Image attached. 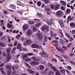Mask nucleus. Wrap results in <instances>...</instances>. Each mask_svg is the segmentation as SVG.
I'll list each match as a JSON object with an SVG mask.
<instances>
[{
  "label": "nucleus",
  "instance_id": "nucleus-46",
  "mask_svg": "<svg viewBox=\"0 0 75 75\" xmlns=\"http://www.w3.org/2000/svg\"><path fill=\"white\" fill-rule=\"evenodd\" d=\"M21 41H24L25 40V39L23 37H22L21 38Z\"/></svg>",
  "mask_w": 75,
  "mask_h": 75
},
{
  "label": "nucleus",
  "instance_id": "nucleus-36",
  "mask_svg": "<svg viewBox=\"0 0 75 75\" xmlns=\"http://www.w3.org/2000/svg\"><path fill=\"white\" fill-rule=\"evenodd\" d=\"M27 57H28V55L27 54H25L23 56V59H25V58H27Z\"/></svg>",
  "mask_w": 75,
  "mask_h": 75
},
{
  "label": "nucleus",
  "instance_id": "nucleus-12",
  "mask_svg": "<svg viewBox=\"0 0 75 75\" xmlns=\"http://www.w3.org/2000/svg\"><path fill=\"white\" fill-rule=\"evenodd\" d=\"M26 44L28 45H30L32 43V41L30 40H27L26 41Z\"/></svg>",
  "mask_w": 75,
  "mask_h": 75
},
{
  "label": "nucleus",
  "instance_id": "nucleus-13",
  "mask_svg": "<svg viewBox=\"0 0 75 75\" xmlns=\"http://www.w3.org/2000/svg\"><path fill=\"white\" fill-rule=\"evenodd\" d=\"M28 72H29L30 74H33L35 73V72L33 71V70L30 69H28Z\"/></svg>",
  "mask_w": 75,
  "mask_h": 75
},
{
  "label": "nucleus",
  "instance_id": "nucleus-25",
  "mask_svg": "<svg viewBox=\"0 0 75 75\" xmlns=\"http://www.w3.org/2000/svg\"><path fill=\"white\" fill-rule=\"evenodd\" d=\"M35 21H29L28 22V23L30 24H34V23H35Z\"/></svg>",
  "mask_w": 75,
  "mask_h": 75
},
{
  "label": "nucleus",
  "instance_id": "nucleus-30",
  "mask_svg": "<svg viewBox=\"0 0 75 75\" xmlns=\"http://www.w3.org/2000/svg\"><path fill=\"white\" fill-rule=\"evenodd\" d=\"M65 7L63 6H62L60 7V9L64 11V10H65Z\"/></svg>",
  "mask_w": 75,
  "mask_h": 75
},
{
  "label": "nucleus",
  "instance_id": "nucleus-61",
  "mask_svg": "<svg viewBox=\"0 0 75 75\" xmlns=\"http://www.w3.org/2000/svg\"><path fill=\"white\" fill-rule=\"evenodd\" d=\"M72 34H75V30H73L72 31Z\"/></svg>",
  "mask_w": 75,
  "mask_h": 75
},
{
  "label": "nucleus",
  "instance_id": "nucleus-42",
  "mask_svg": "<svg viewBox=\"0 0 75 75\" xmlns=\"http://www.w3.org/2000/svg\"><path fill=\"white\" fill-rule=\"evenodd\" d=\"M45 10L46 11H51V10L50 8H45Z\"/></svg>",
  "mask_w": 75,
  "mask_h": 75
},
{
  "label": "nucleus",
  "instance_id": "nucleus-29",
  "mask_svg": "<svg viewBox=\"0 0 75 75\" xmlns=\"http://www.w3.org/2000/svg\"><path fill=\"white\" fill-rule=\"evenodd\" d=\"M71 17V16H69L67 18V23H69V21H70V18Z\"/></svg>",
  "mask_w": 75,
  "mask_h": 75
},
{
  "label": "nucleus",
  "instance_id": "nucleus-62",
  "mask_svg": "<svg viewBox=\"0 0 75 75\" xmlns=\"http://www.w3.org/2000/svg\"><path fill=\"white\" fill-rule=\"evenodd\" d=\"M3 55L4 56H6V52H3Z\"/></svg>",
  "mask_w": 75,
  "mask_h": 75
},
{
  "label": "nucleus",
  "instance_id": "nucleus-15",
  "mask_svg": "<svg viewBox=\"0 0 75 75\" xmlns=\"http://www.w3.org/2000/svg\"><path fill=\"white\" fill-rule=\"evenodd\" d=\"M32 47L34 48H39V45H37L36 44H33L32 45Z\"/></svg>",
  "mask_w": 75,
  "mask_h": 75
},
{
  "label": "nucleus",
  "instance_id": "nucleus-9",
  "mask_svg": "<svg viewBox=\"0 0 75 75\" xmlns=\"http://www.w3.org/2000/svg\"><path fill=\"white\" fill-rule=\"evenodd\" d=\"M38 37V38L39 40H42V38H43V37L42 35H41V34L38 33L37 34Z\"/></svg>",
  "mask_w": 75,
  "mask_h": 75
},
{
  "label": "nucleus",
  "instance_id": "nucleus-24",
  "mask_svg": "<svg viewBox=\"0 0 75 75\" xmlns=\"http://www.w3.org/2000/svg\"><path fill=\"white\" fill-rule=\"evenodd\" d=\"M47 40H48V37L47 36H45L44 38V43H45L46 42H47Z\"/></svg>",
  "mask_w": 75,
  "mask_h": 75
},
{
  "label": "nucleus",
  "instance_id": "nucleus-33",
  "mask_svg": "<svg viewBox=\"0 0 75 75\" xmlns=\"http://www.w3.org/2000/svg\"><path fill=\"white\" fill-rule=\"evenodd\" d=\"M7 26L8 28H11L13 26V25L11 24H7Z\"/></svg>",
  "mask_w": 75,
  "mask_h": 75
},
{
  "label": "nucleus",
  "instance_id": "nucleus-11",
  "mask_svg": "<svg viewBox=\"0 0 75 75\" xmlns=\"http://www.w3.org/2000/svg\"><path fill=\"white\" fill-rule=\"evenodd\" d=\"M58 23H59L60 26L62 28L64 27V24L63 23V22L62 21L60 20V21H59Z\"/></svg>",
  "mask_w": 75,
  "mask_h": 75
},
{
  "label": "nucleus",
  "instance_id": "nucleus-60",
  "mask_svg": "<svg viewBox=\"0 0 75 75\" xmlns=\"http://www.w3.org/2000/svg\"><path fill=\"white\" fill-rule=\"evenodd\" d=\"M74 40V38H73L71 37L69 40L70 41H72Z\"/></svg>",
  "mask_w": 75,
  "mask_h": 75
},
{
  "label": "nucleus",
  "instance_id": "nucleus-5",
  "mask_svg": "<svg viewBox=\"0 0 75 75\" xmlns=\"http://www.w3.org/2000/svg\"><path fill=\"white\" fill-rule=\"evenodd\" d=\"M62 14V11H58L56 13V15L58 17H61V14Z\"/></svg>",
  "mask_w": 75,
  "mask_h": 75
},
{
  "label": "nucleus",
  "instance_id": "nucleus-4",
  "mask_svg": "<svg viewBox=\"0 0 75 75\" xmlns=\"http://www.w3.org/2000/svg\"><path fill=\"white\" fill-rule=\"evenodd\" d=\"M26 34L30 36V35H31L33 34V31L30 29L28 30L27 31Z\"/></svg>",
  "mask_w": 75,
  "mask_h": 75
},
{
  "label": "nucleus",
  "instance_id": "nucleus-40",
  "mask_svg": "<svg viewBox=\"0 0 75 75\" xmlns=\"http://www.w3.org/2000/svg\"><path fill=\"white\" fill-rule=\"evenodd\" d=\"M61 44H64V43H65V42L64 41V40H63L62 39H61Z\"/></svg>",
  "mask_w": 75,
  "mask_h": 75
},
{
  "label": "nucleus",
  "instance_id": "nucleus-3",
  "mask_svg": "<svg viewBox=\"0 0 75 75\" xmlns=\"http://www.w3.org/2000/svg\"><path fill=\"white\" fill-rule=\"evenodd\" d=\"M42 31H44L46 30L48 31L49 30V27H48V26L45 25L42 28Z\"/></svg>",
  "mask_w": 75,
  "mask_h": 75
},
{
  "label": "nucleus",
  "instance_id": "nucleus-17",
  "mask_svg": "<svg viewBox=\"0 0 75 75\" xmlns=\"http://www.w3.org/2000/svg\"><path fill=\"white\" fill-rule=\"evenodd\" d=\"M39 63L37 62H36L35 61H33L32 62V65H38Z\"/></svg>",
  "mask_w": 75,
  "mask_h": 75
},
{
  "label": "nucleus",
  "instance_id": "nucleus-56",
  "mask_svg": "<svg viewBox=\"0 0 75 75\" xmlns=\"http://www.w3.org/2000/svg\"><path fill=\"white\" fill-rule=\"evenodd\" d=\"M17 42L16 40L14 44V46H16L17 45Z\"/></svg>",
  "mask_w": 75,
  "mask_h": 75
},
{
  "label": "nucleus",
  "instance_id": "nucleus-64",
  "mask_svg": "<svg viewBox=\"0 0 75 75\" xmlns=\"http://www.w3.org/2000/svg\"><path fill=\"white\" fill-rule=\"evenodd\" d=\"M3 12L4 14H7V11H4Z\"/></svg>",
  "mask_w": 75,
  "mask_h": 75
},
{
  "label": "nucleus",
  "instance_id": "nucleus-59",
  "mask_svg": "<svg viewBox=\"0 0 75 75\" xmlns=\"http://www.w3.org/2000/svg\"><path fill=\"white\" fill-rule=\"evenodd\" d=\"M71 68H71V66H69L67 67V69H69V70H71Z\"/></svg>",
  "mask_w": 75,
  "mask_h": 75
},
{
  "label": "nucleus",
  "instance_id": "nucleus-49",
  "mask_svg": "<svg viewBox=\"0 0 75 75\" xmlns=\"http://www.w3.org/2000/svg\"><path fill=\"white\" fill-rule=\"evenodd\" d=\"M33 31H37V28L35 27H34L33 28Z\"/></svg>",
  "mask_w": 75,
  "mask_h": 75
},
{
  "label": "nucleus",
  "instance_id": "nucleus-44",
  "mask_svg": "<svg viewBox=\"0 0 75 75\" xmlns=\"http://www.w3.org/2000/svg\"><path fill=\"white\" fill-rule=\"evenodd\" d=\"M40 54L42 56V57H44L45 55V54H42V52H40Z\"/></svg>",
  "mask_w": 75,
  "mask_h": 75
},
{
  "label": "nucleus",
  "instance_id": "nucleus-27",
  "mask_svg": "<svg viewBox=\"0 0 75 75\" xmlns=\"http://www.w3.org/2000/svg\"><path fill=\"white\" fill-rule=\"evenodd\" d=\"M5 46V44L3 43H2L1 42H0V47H3Z\"/></svg>",
  "mask_w": 75,
  "mask_h": 75
},
{
  "label": "nucleus",
  "instance_id": "nucleus-34",
  "mask_svg": "<svg viewBox=\"0 0 75 75\" xmlns=\"http://www.w3.org/2000/svg\"><path fill=\"white\" fill-rule=\"evenodd\" d=\"M55 6L54 5H52L51 6V8L52 9V10H55Z\"/></svg>",
  "mask_w": 75,
  "mask_h": 75
},
{
  "label": "nucleus",
  "instance_id": "nucleus-6",
  "mask_svg": "<svg viewBox=\"0 0 75 75\" xmlns=\"http://www.w3.org/2000/svg\"><path fill=\"white\" fill-rule=\"evenodd\" d=\"M60 6L61 5L60 4H57L55 7V10H59V9L60 8Z\"/></svg>",
  "mask_w": 75,
  "mask_h": 75
},
{
  "label": "nucleus",
  "instance_id": "nucleus-41",
  "mask_svg": "<svg viewBox=\"0 0 75 75\" xmlns=\"http://www.w3.org/2000/svg\"><path fill=\"white\" fill-rule=\"evenodd\" d=\"M16 4H17L18 5H19V6H22L21 4V2L19 1H17Z\"/></svg>",
  "mask_w": 75,
  "mask_h": 75
},
{
  "label": "nucleus",
  "instance_id": "nucleus-39",
  "mask_svg": "<svg viewBox=\"0 0 75 75\" xmlns=\"http://www.w3.org/2000/svg\"><path fill=\"white\" fill-rule=\"evenodd\" d=\"M16 50V47H14L12 51H11L12 53H13V52H14V53H15V50Z\"/></svg>",
  "mask_w": 75,
  "mask_h": 75
},
{
  "label": "nucleus",
  "instance_id": "nucleus-53",
  "mask_svg": "<svg viewBox=\"0 0 75 75\" xmlns=\"http://www.w3.org/2000/svg\"><path fill=\"white\" fill-rule=\"evenodd\" d=\"M71 43L69 44V45H67V47L68 48H69V47H70V46H71Z\"/></svg>",
  "mask_w": 75,
  "mask_h": 75
},
{
  "label": "nucleus",
  "instance_id": "nucleus-38",
  "mask_svg": "<svg viewBox=\"0 0 75 75\" xmlns=\"http://www.w3.org/2000/svg\"><path fill=\"white\" fill-rule=\"evenodd\" d=\"M41 25V23H37L35 25L36 27H39V26H40V25Z\"/></svg>",
  "mask_w": 75,
  "mask_h": 75
},
{
  "label": "nucleus",
  "instance_id": "nucleus-52",
  "mask_svg": "<svg viewBox=\"0 0 75 75\" xmlns=\"http://www.w3.org/2000/svg\"><path fill=\"white\" fill-rule=\"evenodd\" d=\"M52 61H53V62H54V61H55V62L56 63H57V59H52Z\"/></svg>",
  "mask_w": 75,
  "mask_h": 75
},
{
  "label": "nucleus",
  "instance_id": "nucleus-20",
  "mask_svg": "<svg viewBox=\"0 0 75 75\" xmlns=\"http://www.w3.org/2000/svg\"><path fill=\"white\" fill-rule=\"evenodd\" d=\"M6 68L8 69V70H11V67L10 66L7 65H6Z\"/></svg>",
  "mask_w": 75,
  "mask_h": 75
},
{
  "label": "nucleus",
  "instance_id": "nucleus-10",
  "mask_svg": "<svg viewBox=\"0 0 75 75\" xmlns=\"http://www.w3.org/2000/svg\"><path fill=\"white\" fill-rule=\"evenodd\" d=\"M71 9L69 8H67L66 11H64L65 13H67V14H69L71 13Z\"/></svg>",
  "mask_w": 75,
  "mask_h": 75
},
{
  "label": "nucleus",
  "instance_id": "nucleus-63",
  "mask_svg": "<svg viewBox=\"0 0 75 75\" xmlns=\"http://www.w3.org/2000/svg\"><path fill=\"white\" fill-rule=\"evenodd\" d=\"M20 36V34L18 35L16 37V38H17V39L19 38Z\"/></svg>",
  "mask_w": 75,
  "mask_h": 75
},
{
  "label": "nucleus",
  "instance_id": "nucleus-35",
  "mask_svg": "<svg viewBox=\"0 0 75 75\" xmlns=\"http://www.w3.org/2000/svg\"><path fill=\"white\" fill-rule=\"evenodd\" d=\"M40 68L41 70H43V69H44V67L42 65H41L40 66Z\"/></svg>",
  "mask_w": 75,
  "mask_h": 75
},
{
  "label": "nucleus",
  "instance_id": "nucleus-7",
  "mask_svg": "<svg viewBox=\"0 0 75 75\" xmlns=\"http://www.w3.org/2000/svg\"><path fill=\"white\" fill-rule=\"evenodd\" d=\"M11 58V56L10 54H8V55L6 57V61H9Z\"/></svg>",
  "mask_w": 75,
  "mask_h": 75
},
{
  "label": "nucleus",
  "instance_id": "nucleus-47",
  "mask_svg": "<svg viewBox=\"0 0 75 75\" xmlns=\"http://www.w3.org/2000/svg\"><path fill=\"white\" fill-rule=\"evenodd\" d=\"M69 62H70V63H71V64H72V65H74L75 64V63L74 62H72L71 60H70Z\"/></svg>",
  "mask_w": 75,
  "mask_h": 75
},
{
  "label": "nucleus",
  "instance_id": "nucleus-16",
  "mask_svg": "<svg viewBox=\"0 0 75 75\" xmlns=\"http://www.w3.org/2000/svg\"><path fill=\"white\" fill-rule=\"evenodd\" d=\"M59 33L60 34H61V35H60L61 37H62V38H64V35L63 34V33H62V30H59Z\"/></svg>",
  "mask_w": 75,
  "mask_h": 75
},
{
  "label": "nucleus",
  "instance_id": "nucleus-57",
  "mask_svg": "<svg viewBox=\"0 0 75 75\" xmlns=\"http://www.w3.org/2000/svg\"><path fill=\"white\" fill-rule=\"evenodd\" d=\"M43 16L40 13V15H39V17H40V18H42L43 17Z\"/></svg>",
  "mask_w": 75,
  "mask_h": 75
},
{
  "label": "nucleus",
  "instance_id": "nucleus-18",
  "mask_svg": "<svg viewBox=\"0 0 75 75\" xmlns=\"http://www.w3.org/2000/svg\"><path fill=\"white\" fill-rule=\"evenodd\" d=\"M17 48L20 50V51H22V50L21 49V44L18 43L17 45Z\"/></svg>",
  "mask_w": 75,
  "mask_h": 75
},
{
  "label": "nucleus",
  "instance_id": "nucleus-23",
  "mask_svg": "<svg viewBox=\"0 0 75 75\" xmlns=\"http://www.w3.org/2000/svg\"><path fill=\"white\" fill-rule=\"evenodd\" d=\"M37 4L38 6L39 7H41V1H38L37 3Z\"/></svg>",
  "mask_w": 75,
  "mask_h": 75
},
{
  "label": "nucleus",
  "instance_id": "nucleus-58",
  "mask_svg": "<svg viewBox=\"0 0 75 75\" xmlns=\"http://www.w3.org/2000/svg\"><path fill=\"white\" fill-rule=\"evenodd\" d=\"M1 72L3 74H4V75L6 74V73L4 72V70H1Z\"/></svg>",
  "mask_w": 75,
  "mask_h": 75
},
{
  "label": "nucleus",
  "instance_id": "nucleus-51",
  "mask_svg": "<svg viewBox=\"0 0 75 75\" xmlns=\"http://www.w3.org/2000/svg\"><path fill=\"white\" fill-rule=\"evenodd\" d=\"M28 55H29L30 56H32V55H33V53H29L28 54Z\"/></svg>",
  "mask_w": 75,
  "mask_h": 75
},
{
  "label": "nucleus",
  "instance_id": "nucleus-28",
  "mask_svg": "<svg viewBox=\"0 0 75 75\" xmlns=\"http://www.w3.org/2000/svg\"><path fill=\"white\" fill-rule=\"evenodd\" d=\"M60 72H61L62 74H65V69H63V70H60Z\"/></svg>",
  "mask_w": 75,
  "mask_h": 75
},
{
  "label": "nucleus",
  "instance_id": "nucleus-31",
  "mask_svg": "<svg viewBox=\"0 0 75 75\" xmlns=\"http://www.w3.org/2000/svg\"><path fill=\"white\" fill-rule=\"evenodd\" d=\"M10 48H8L6 50V52L7 54H10Z\"/></svg>",
  "mask_w": 75,
  "mask_h": 75
},
{
  "label": "nucleus",
  "instance_id": "nucleus-54",
  "mask_svg": "<svg viewBox=\"0 0 75 75\" xmlns=\"http://www.w3.org/2000/svg\"><path fill=\"white\" fill-rule=\"evenodd\" d=\"M31 60V59H30V58H28L27 59H26L25 61H26V62H27V61H30Z\"/></svg>",
  "mask_w": 75,
  "mask_h": 75
},
{
  "label": "nucleus",
  "instance_id": "nucleus-14",
  "mask_svg": "<svg viewBox=\"0 0 75 75\" xmlns=\"http://www.w3.org/2000/svg\"><path fill=\"white\" fill-rule=\"evenodd\" d=\"M28 25L25 24L23 26V30H26L28 29Z\"/></svg>",
  "mask_w": 75,
  "mask_h": 75
},
{
  "label": "nucleus",
  "instance_id": "nucleus-37",
  "mask_svg": "<svg viewBox=\"0 0 75 75\" xmlns=\"http://www.w3.org/2000/svg\"><path fill=\"white\" fill-rule=\"evenodd\" d=\"M17 12L18 13H19L21 15L23 14V11H20L18 10L17 11Z\"/></svg>",
  "mask_w": 75,
  "mask_h": 75
},
{
  "label": "nucleus",
  "instance_id": "nucleus-19",
  "mask_svg": "<svg viewBox=\"0 0 75 75\" xmlns=\"http://www.w3.org/2000/svg\"><path fill=\"white\" fill-rule=\"evenodd\" d=\"M10 6L11 8L14 9V10H16V6L15 5H10Z\"/></svg>",
  "mask_w": 75,
  "mask_h": 75
},
{
  "label": "nucleus",
  "instance_id": "nucleus-8",
  "mask_svg": "<svg viewBox=\"0 0 75 75\" xmlns=\"http://www.w3.org/2000/svg\"><path fill=\"white\" fill-rule=\"evenodd\" d=\"M70 27L71 28H75V24L74 22L70 23Z\"/></svg>",
  "mask_w": 75,
  "mask_h": 75
},
{
  "label": "nucleus",
  "instance_id": "nucleus-32",
  "mask_svg": "<svg viewBox=\"0 0 75 75\" xmlns=\"http://www.w3.org/2000/svg\"><path fill=\"white\" fill-rule=\"evenodd\" d=\"M60 2L62 3V4L64 6H65L66 5V3L63 1H60Z\"/></svg>",
  "mask_w": 75,
  "mask_h": 75
},
{
  "label": "nucleus",
  "instance_id": "nucleus-21",
  "mask_svg": "<svg viewBox=\"0 0 75 75\" xmlns=\"http://www.w3.org/2000/svg\"><path fill=\"white\" fill-rule=\"evenodd\" d=\"M43 1L46 4H48L50 2V1L49 0H43Z\"/></svg>",
  "mask_w": 75,
  "mask_h": 75
},
{
  "label": "nucleus",
  "instance_id": "nucleus-48",
  "mask_svg": "<svg viewBox=\"0 0 75 75\" xmlns=\"http://www.w3.org/2000/svg\"><path fill=\"white\" fill-rule=\"evenodd\" d=\"M53 42H54V43H56V44H57L58 42V41L57 40H53L52 41Z\"/></svg>",
  "mask_w": 75,
  "mask_h": 75
},
{
  "label": "nucleus",
  "instance_id": "nucleus-45",
  "mask_svg": "<svg viewBox=\"0 0 75 75\" xmlns=\"http://www.w3.org/2000/svg\"><path fill=\"white\" fill-rule=\"evenodd\" d=\"M50 35L51 38H53V37H54V33L52 32H51L50 33Z\"/></svg>",
  "mask_w": 75,
  "mask_h": 75
},
{
  "label": "nucleus",
  "instance_id": "nucleus-50",
  "mask_svg": "<svg viewBox=\"0 0 75 75\" xmlns=\"http://www.w3.org/2000/svg\"><path fill=\"white\" fill-rule=\"evenodd\" d=\"M70 8L71 9H72V11H73L74 9H75V8H74V6H73L72 5L71 6Z\"/></svg>",
  "mask_w": 75,
  "mask_h": 75
},
{
  "label": "nucleus",
  "instance_id": "nucleus-2",
  "mask_svg": "<svg viewBox=\"0 0 75 75\" xmlns=\"http://www.w3.org/2000/svg\"><path fill=\"white\" fill-rule=\"evenodd\" d=\"M52 68L55 72H56V75H61V74H60L59 73V71H57V69L55 67L53 66Z\"/></svg>",
  "mask_w": 75,
  "mask_h": 75
},
{
  "label": "nucleus",
  "instance_id": "nucleus-55",
  "mask_svg": "<svg viewBox=\"0 0 75 75\" xmlns=\"http://www.w3.org/2000/svg\"><path fill=\"white\" fill-rule=\"evenodd\" d=\"M64 40H65L66 42H67V43L68 42V40H67V39L65 38H64Z\"/></svg>",
  "mask_w": 75,
  "mask_h": 75
},
{
  "label": "nucleus",
  "instance_id": "nucleus-1",
  "mask_svg": "<svg viewBox=\"0 0 75 75\" xmlns=\"http://www.w3.org/2000/svg\"><path fill=\"white\" fill-rule=\"evenodd\" d=\"M62 48L64 49V50L63 49L61 48H58V47H56V49L57 51H58L60 52H62V53H64L65 52V51H67L68 50L67 47L65 46H62Z\"/></svg>",
  "mask_w": 75,
  "mask_h": 75
},
{
  "label": "nucleus",
  "instance_id": "nucleus-26",
  "mask_svg": "<svg viewBox=\"0 0 75 75\" xmlns=\"http://www.w3.org/2000/svg\"><path fill=\"white\" fill-rule=\"evenodd\" d=\"M48 69H46L44 71H43V72L44 74H47L48 73Z\"/></svg>",
  "mask_w": 75,
  "mask_h": 75
},
{
  "label": "nucleus",
  "instance_id": "nucleus-22",
  "mask_svg": "<svg viewBox=\"0 0 75 75\" xmlns=\"http://www.w3.org/2000/svg\"><path fill=\"white\" fill-rule=\"evenodd\" d=\"M65 35L67 37H68V38H71V36L67 32L65 33Z\"/></svg>",
  "mask_w": 75,
  "mask_h": 75
},
{
  "label": "nucleus",
  "instance_id": "nucleus-43",
  "mask_svg": "<svg viewBox=\"0 0 75 75\" xmlns=\"http://www.w3.org/2000/svg\"><path fill=\"white\" fill-rule=\"evenodd\" d=\"M26 65L28 67V68H31V67L28 63H26Z\"/></svg>",
  "mask_w": 75,
  "mask_h": 75
}]
</instances>
